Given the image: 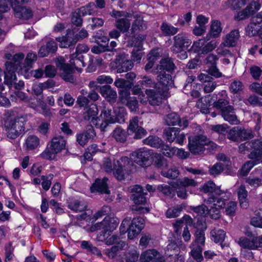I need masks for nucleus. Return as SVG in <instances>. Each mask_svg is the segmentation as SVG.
I'll list each match as a JSON object with an SVG mask.
<instances>
[{
	"mask_svg": "<svg viewBox=\"0 0 262 262\" xmlns=\"http://www.w3.org/2000/svg\"><path fill=\"white\" fill-rule=\"evenodd\" d=\"M102 168L106 172L113 170L115 177L118 180H123L126 176L135 171L136 165L132 160L127 157H122L119 160L114 162L113 166L112 160L109 158H105L103 161Z\"/></svg>",
	"mask_w": 262,
	"mask_h": 262,
	"instance_id": "nucleus-1",
	"label": "nucleus"
},
{
	"mask_svg": "<svg viewBox=\"0 0 262 262\" xmlns=\"http://www.w3.org/2000/svg\"><path fill=\"white\" fill-rule=\"evenodd\" d=\"M205 202L208 205V207L205 205H201L194 207L193 210L198 215L205 216L209 214L211 218L216 220L220 217V210L222 209L225 205L224 201L221 198H215L214 196L208 197L205 200Z\"/></svg>",
	"mask_w": 262,
	"mask_h": 262,
	"instance_id": "nucleus-2",
	"label": "nucleus"
},
{
	"mask_svg": "<svg viewBox=\"0 0 262 262\" xmlns=\"http://www.w3.org/2000/svg\"><path fill=\"white\" fill-rule=\"evenodd\" d=\"M24 54L22 53L16 54L13 58V60L7 61L5 63L6 69L4 71L5 83L9 86L12 85L16 80L15 72L18 69L21 71L24 69V65L21 66L20 62L24 58Z\"/></svg>",
	"mask_w": 262,
	"mask_h": 262,
	"instance_id": "nucleus-3",
	"label": "nucleus"
},
{
	"mask_svg": "<svg viewBox=\"0 0 262 262\" xmlns=\"http://www.w3.org/2000/svg\"><path fill=\"white\" fill-rule=\"evenodd\" d=\"M25 120L23 117L11 120L6 123L7 137L15 139L25 132Z\"/></svg>",
	"mask_w": 262,
	"mask_h": 262,
	"instance_id": "nucleus-4",
	"label": "nucleus"
},
{
	"mask_svg": "<svg viewBox=\"0 0 262 262\" xmlns=\"http://www.w3.org/2000/svg\"><path fill=\"white\" fill-rule=\"evenodd\" d=\"M111 108L104 106L101 111L100 115V121L98 122L97 128H99L101 132L107 131L111 124L118 122L119 120L114 115Z\"/></svg>",
	"mask_w": 262,
	"mask_h": 262,
	"instance_id": "nucleus-5",
	"label": "nucleus"
},
{
	"mask_svg": "<svg viewBox=\"0 0 262 262\" xmlns=\"http://www.w3.org/2000/svg\"><path fill=\"white\" fill-rule=\"evenodd\" d=\"M201 190L204 193H209V197L221 198L224 202L225 200L229 199L231 195L230 193L221 190L211 181L204 184L201 188Z\"/></svg>",
	"mask_w": 262,
	"mask_h": 262,
	"instance_id": "nucleus-6",
	"label": "nucleus"
},
{
	"mask_svg": "<svg viewBox=\"0 0 262 262\" xmlns=\"http://www.w3.org/2000/svg\"><path fill=\"white\" fill-rule=\"evenodd\" d=\"M208 143V139L205 136L200 135L189 138V148L190 151L194 154L203 152L205 146Z\"/></svg>",
	"mask_w": 262,
	"mask_h": 262,
	"instance_id": "nucleus-7",
	"label": "nucleus"
},
{
	"mask_svg": "<svg viewBox=\"0 0 262 262\" xmlns=\"http://www.w3.org/2000/svg\"><path fill=\"white\" fill-rule=\"evenodd\" d=\"M66 140L61 136L54 137L52 139L49 148L42 153V156L46 158H52L53 155L60 152L65 148Z\"/></svg>",
	"mask_w": 262,
	"mask_h": 262,
	"instance_id": "nucleus-8",
	"label": "nucleus"
},
{
	"mask_svg": "<svg viewBox=\"0 0 262 262\" xmlns=\"http://www.w3.org/2000/svg\"><path fill=\"white\" fill-rule=\"evenodd\" d=\"M55 63L58 69L62 71L60 75L63 79L70 82L74 80L72 75L73 68L69 64L66 63V60L63 57H58L55 60Z\"/></svg>",
	"mask_w": 262,
	"mask_h": 262,
	"instance_id": "nucleus-9",
	"label": "nucleus"
},
{
	"mask_svg": "<svg viewBox=\"0 0 262 262\" xmlns=\"http://www.w3.org/2000/svg\"><path fill=\"white\" fill-rule=\"evenodd\" d=\"M142 122L139 123V118L134 116L129 120V125L127 129L130 133L134 134V138L140 139L145 136L147 131L141 126Z\"/></svg>",
	"mask_w": 262,
	"mask_h": 262,
	"instance_id": "nucleus-10",
	"label": "nucleus"
},
{
	"mask_svg": "<svg viewBox=\"0 0 262 262\" xmlns=\"http://www.w3.org/2000/svg\"><path fill=\"white\" fill-rule=\"evenodd\" d=\"M118 224L117 219L106 216L101 222L97 223L95 227L97 230H102V234L105 237L106 232H113L117 228Z\"/></svg>",
	"mask_w": 262,
	"mask_h": 262,
	"instance_id": "nucleus-11",
	"label": "nucleus"
},
{
	"mask_svg": "<svg viewBox=\"0 0 262 262\" xmlns=\"http://www.w3.org/2000/svg\"><path fill=\"white\" fill-rule=\"evenodd\" d=\"M115 68L117 72L121 73L131 70L134 66L133 61L127 58L124 53L118 55L114 61Z\"/></svg>",
	"mask_w": 262,
	"mask_h": 262,
	"instance_id": "nucleus-12",
	"label": "nucleus"
},
{
	"mask_svg": "<svg viewBox=\"0 0 262 262\" xmlns=\"http://www.w3.org/2000/svg\"><path fill=\"white\" fill-rule=\"evenodd\" d=\"M83 117L84 120L90 122L91 126L97 127L98 122L100 121V118L97 117L98 113V109L96 104L92 103L84 109Z\"/></svg>",
	"mask_w": 262,
	"mask_h": 262,
	"instance_id": "nucleus-13",
	"label": "nucleus"
},
{
	"mask_svg": "<svg viewBox=\"0 0 262 262\" xmlns=\"http://www.w3.org/2000/svg\"><path fill=\"white\" fill-rule=\"evenodd\" d=\"M105 243L107 245H114L108 252V255L113 257L118 251L123 249L126 246L125 242L121 241L119 237L116 234H114L111 237H107L105 239Z\"/></svg>",
	"mask_w": 262,
	"mask_h": 262,
	"instance_id": "nucleus-14",
	"label": "nucleus"
},
{
	"mask_svg": "<svg viewBox=\"0 0 262 262\" xmlns=\"http://www.w3.org/2000/svg\"><path fill=\"white\" fill-rule=\"evenodd\" d=\"M144 227V220L140 217L134 218L129 228H127L128 237L130 239L137 236Z\"/></svg>",
	"mask_w": 262,
	"mask_h": 262,
	"instance_id": "nucleus-15",
	"label": "nucleus"
},
{
	"mask_svg": "<svg viewBox=\"0 0 262 262\" xmlns=\"http://www.w3.org/2000/svg\"><path fill=\"white\" fill-rule=\"evenodd\" d=\"M239 38V33L238 30H233L227 34L224 38V41L220 45L217 49L219 54H223L221 52L222 47H231L235 46Z\"/></svg>",
	"mask_w": 262,
	"mask_h": 262,
	"instance_id": "nucleus-16",
	"label": "nucleus"
},
{
	"mask_svg": "<svg viewBox=\"0 0 262 262\" xmlns=\"http://www.w3.org/2000/svg\"><path fill=\"white\" fill-rule=\"evenodd\" d=\"M150 153L147 150H140L132 154V159L135 162L143 167L150 165Z\"/></svg>",
	"mask_w": 262,
	"mask_h": 262,
	"instance_id": "nucleus-17",
	"label": "nucleus"
},
{
	"mask_svg": "<svg viewBox=\"0 0 262 262\" xmlns=\"http://www.w3.org/2000/svg\"><path fill=\"white\" fill-rule=\"evenodd\" d=\"M260 5L257 1H253L243 11L239 12L235 16L236 20H240L246 18L259 10Z\"/></svg>",
	"mask_w": 262,
	"mask_h": 262,
	"instance_id": "nucleus-18",
	"label": "nucleus"
},
{
	"mask_svg": "<svg viewBox=\"0 0 262 262\" xmlns=\"http://www.w3.org/2000/svg\"><path fill=\"white\" fill-rule=\"evenodd\" d=\"M169 184L172 186V188L169 185L162 184L158 186L157 189L165 195L172 198L175 195L176 190L179 189L180 187V181L178 179L176 181L171 182Z\"/></svg>",
	"mask_w": 262,
	"mask_h": 262,
	"instance_id": "nucleus-19",
	"label": "nucleus"
},
{
	"mask_svg": "<svg viewBox=\"0 0 262 262\" xmlns=\"http://www.w3.org/2000/svg\"><path fill=\"white\" fill-rule=\"evenodd\" d=\"M221 115L226 121L231 124H238L239 123V121L235 115V109L231 105H228L223 108Z\"/></svg>",
	"mask_w": 262,
	"mask_h": 262,
	"instance_id": "nucleus-20",
	"label": "nucleus"
},
{
	"mask_svg": "<svg viewBox=\"0 0 262 262\" xmlns=\"http://www.w3.org/2000/svg\"><path fill=\"white\" fill-rule=\"evenodd\" d=\"M146 29V25L144 21L143 17L141 16H137L135 20L132 23L131 29H130V34L133 37L132 39H140V37L144 36V35H138L136 36L135 33L138 30H144Z\"/></svg>",
	"mask_w": 262,
	"mask_h": 262,
	"instance_id": "nucleus-21",
	"label": "nucleus"
},
{
	"mask_svg": "<svg viewBox=\"0 0 262 262\" xmlns=\"http://www.w3.org/2000/svg\"><path fill=\"white\" fill-rule=\"evenodd\" d=\"M95 136L94 129L90 125L88 126L86 130L78 134L76 136V141L81 146H83L86 144L89 141Z\"/></svg>",
	"mask_w": 262,
	"mask_h": 262,
	"instance_id": "nucleus-22",
	"label": "nucleus"
},
{
	"mask_svg": "<svg viewBox=\"0 0 262 262\" xmlns=\"http://www.w3.org/2000/svg\"><path fill=\"white\" fill-rule=\"evenodd\" d=\"M56 40L59 42L60 48H69L74 46L76 40L74 37V34L71 30H68L65 36L57 37Z\"/></svg>",
	"mask_w": 262,
	"mask_h": 262,
	"instance_id": "nucleus-23",
	"label": "nucleus"
},
{
	"mask_svg": "<svg viewBox=\"0 0 262 262\" xmlns=\"http://www.w3.org/2000/svg\"><path fill=\"white\" fill-rule=\"evenodd\" d=\"M108 179L104 177L102 179H97L91 187L92 192H98L100 193L109 194L110 190L108 189L107 181Z\"/></svg>",
	"mask_w": 262,
	"mask_h": 262,
	"instance_id": "nucleus-24",
	"label": "nucleus"
},
{
	"mask_svg": "<svg viewBox=\"0 0 262 262\" xmlns=\"http://www.w3.org/2000/svg\"><path fill=\"white\" fill-rule=\"evenodd\" d=\"M125 17L120 18H118L115 21V26L121 32L126 33L125 36L130 37V31L129 29L130 27V20L124 15ZM127 17H129V14H127Z\"/></svg>",
	"mask_w": 262,
	"mask_h": 262,
	"instance_id": "nucleus-25",
	"label": "nucleus"
},
{
	"mask_svg": "<svg viewBox=\"0 0 262 262\" xmlns=\"http://www.w3.org/2000/svg\"><path fill=\"white\" fill-rule=\"evenodd\" d=\"M145 39V36L140 37V39H132V45L134 46L132 51V57L134 61H139L142 57L143 53L141 49L142 48V40Z\"/></svg>",
	"mask_w": 262,
	"mask_h": 262,
	"instance_id": "nucleus-26",
	"label": "nucleus"
},
{
	"mask_svg": "<svg viewBox=\"0 0 262 262\" xmlns=\"http://www.w3.org/2000/svg\"><path fill=\"white\" fill-rule=\"evenodd\" d=\"M180 130L177 127H168L165 128L164 130L163 134L166 138V140L169 142H172L174 141L180 144Z\"/></svg>",
	"mask_w": 262,
	"mask_h": 262,
	"instance_id": "nucleus-27",
	"label": "nucleus"
},
{
	"mask_svg": "<svg viewBox=\"0 0 262 262\" xmlns=\"http://www.w3.org/2000/svg\"><path fill=\"white\" fill-rule=\"evenodd\" d=\"M222 31L221 22L219 20H213L211 22L210 30L205 39L210 40L211 37L217 38L220 36Z\"/></svg>",
	"mask_w": 262,
	"mask_h": 262,
	"instance_id": "nucleus-28",
	"label": "nucleus"
},
{
	"mask_svg": "<svg viewBox=\"0 0 262 262\" xmlns=\"http://www.w3.org/2000/svg\"><path fill=\"white\" fill-rule=\"evenodd\" d=\"M12 8L14 12L15 16L17 18L28 19L33 15L32 10L25 7L18 5L13 6Z\"/></svg>",
	"mask_w": 262,
	"mask_h": 262,
	"instance_id": "nucleus-29",
	"label": "nucleus"
},
{
	"mask_svg": "<svg viewBox=\"0 0 262 262\" xmlns=\"http://www.w3.org/2000/svg\"><path fill=\"white\" fill-rule=\"evenodd\" d=\"M100 92L102 96L108 101L110 102L116 101L117 97V93L110 85H105L101 86Z\"/></svg>",
	"mask_w": 262,
	"mask_h": 262,
	"instance_id": "nucleus-30",
	"label": "nucleus"
},
{
	"mask_svg": "<svg viewBox=\"0 0 262 262\" xmlns=\"http://www.w3.org/2000/svg\"><path fill=\"white\" fill-rule=\"evenodd\" d=\"M146 94L148 96L149 103L152 106H158L162 102V97L156 90L146 89Z\"/></svg>",
	"mask_w": 262,
	"mask_h": 262,
	"instance_id": "nucleus-31",
	"label": "nucleus"
},
{
	"mask_svg": "<svg viewBox=\"0 0 262 262\" xmlns=\"http://www.w3.org/2000/svg\"><path fill=\"white\" fill-rule=\"evenodd\" d=\"M68 207L75 212H82L86 209L88 205L87 203L82 200L70 199L68 202Z\"/></svg>",
	"mask_w": 262,
	"mask_h": 262,
	"instance_id": "nucleus-32",
	"label": "nucleus"
},
{
	"mask_svg": "<svg viewBox=\"0 0 262 262\" xmlns=\"http://www.w3.org/2000/svg\"><path fill=\"white\" fill-rule=\"evenodd\" d=\"M237 195L240 206L244 209H246L249 206L248 200V191L246 189L245 186L241 184L237 189Z\"/></svg>",
	"mask_w": 262,
	"mask_h": 262,
	"instance_id": "nucleus-33",
	"label": "nucleus"
},
{
	"mask_svg": "<svg viewBox=\"0 0 262 262\" xmlns=\"http://www.w3.org/2000/svg\"><path fill=\"white\" fill-rule=\"evenodd\" d=\"M176 66L171 58L162 59L160 63L157 66V72H165V71L171 72L174 70Z\"/></svg>",
	"mask_w": 262,
	"mask_h": 262,
	"instance_id": "nucleus-34",
	"label": "nucleus"
},
{
	"mask_svg": "<svg viewBox=\"0 0 262 262\" xmlns=\"http://www.w3.org/2000/svg\"><path fill=\"white\" fill-rule=\"evenodd\" d=\"M70 62L71 66H73L78 72H81L82 68L85 66L83 61V56L78 55L76 54H72L71 55Z\"/></svg>",
	"mask_w": 262,
	"mask_h": 262,
	"instance_id": "nucleus-35",
	"label": "nucleus"
},
{
	"mask_svg": "<svg viewBox=\"0 0 262 262\" xmlns=\"http://www.w3.org/2000/svg\"><path fill=\"white\" fill-rule=\"evenodd\" d=\"M212 102V98L210 95L206 96L204 98L199 99L196 103L195 106L200 108L203 113H207L208 107Z\"/></svg>",
	"mask_w": 262,
	"mask_h": 262,
	"instance_id": "nucleus-36",
	"label": "nucleus"
},
{
	"mask_svg": "<svg viewBox=\"0 0 262 262\" xmlns=\"http://www.w3.org/2000/svg\"><path fill=\"white\" fill-rule=\"evenodd\" d=\"M143 144L155 148H160L163 145V141L157 136L151 135L142 141Z\"/></svg>",
	"mask_w": 262,
	"mask_h": 262,
	"instance_id": "nucleus-37",
	"label": "nucleus"
},
{
	"mask_svg": "<svg viewBox=\"0 0 262 262\" xmlns=\"http://www.w3.org/2000/svg\"><path fill=\"white\" fill-rule=\"evenodd\" d=\"M255 150L249 154V158L257 159L258 161L262 159V140H257L253 144Z\"/></svg>",
	"mask_w": 262,
	"mask_h": 262,
	"instance_id": "nucleus-38",
	"label": "nucleus"
},
{
	"mask_svg": "<svg viewBox=\"0 0 262 262\" xmlns=\"http://www.w3.org/2000/svg\"><path fill=\"white\" fill-rule=\"evenodd\" d=\"M39 139L36 136L30 135L25 141V146L26 149L32 150L36 149L39 145Z\"/></svg>",
	"mask_w": 262,
	"mask_h": 262,
	"instance_id": "nucleus-39",
	"label": "nucleus"
},
{
	"mask_svg": "<svg viewBox=\"0 0 262 262\" xmlns=\"http://www.w3.org/2000/svg\"><path fill=\"white\" fill-rule=\"evenodd\" d=\"M160 29L162 35L165 36L173 35L179 31L178 28H176L166 22L162 23L160 27Z\"/></svg>",
	"mask_w": 262,
	"mask_h": 262,
	"instance_id": "nucleus-40",
	"label": "nucleus"
},
{
	"mask_svg": "<svg viewBox=\"0 0 262 262\" xmlns=\"http://www.w3.org/2000/svg\"><path fill=\"white\" fill-rule=\"evenodd\" d=\"M112 136L117 142L124 143L126 140L127 133L121 127H117L113 130Z\"/></svg>",
	"mask_w": 262,
	"mask_h": 262,
	"instance_id": "nucleus-41",
	"label": "nucleus"
},
{
	"mask_svg": "<svg viewBox=\"0 0 262 262\" xmlns=\"http://www.w3.org/2000/svg\"><path fill=\"white\" fill-rule=\"evenodd\" d=\"M37 60V55L35 53L30 52L26 56L25 62L23 63L24 69L25 72H27L29 69H31L33 64Z\"/></svg>",
	"mask_w": 262,
	"mask_h": 262,
	"instance_id": "nucleus-42",
	"label": "nucleus"
},
{
	"mask_svg": "<svg viewBox=\"0 0 262 262\" xmlns=\"http://www.w3.org/2000/svg\"><path fill=\"white\" fill-rule=\"evenodd\" d=\"M159 74L157 76V80L161 84L164 86H170L173 84V81L171 76L169 74H166L165 72H158Z\"/></svg>",
	"mask_w": 262,
	"mask_h": 262,
	"instance_id": "nucleus-43",
	"label": "nucleus"
},
{
	"mask_svg": "<svg viewBox=\"0 0 262 262\" xmlns=\"http://www.w3.org/2000/svg\"><path fill=\"white\" fill-rule=\"evenodd\" d=\"M96 6L93 3H90L86 6L80 7L76 9L78 13H79L82 16L87 15H92L96 12Z\"/></svg>",
	"mask_w": 262,
	"mask_h": 262,
	"instance_id": "nucleus-44",
	"label": "nucleus"
},
{
	"mask_svg": "<svg viewBox=\"0 0 262 262\" xmlns=\"http://www.w3.org/2000/svg\"><path fill=\"white\" fill-rule=\"evenodd\" d=\"M164 122L167 125H179L180 123V117L176 113H171L168 114L164 117Z\"/></svg>",
	"mask_w": 262,
	"mask_h": 262,
	"instance_id": "nucleus-45",
	"label": "nucleus"
},
{
	"mask_svg": "<svg viewBox=\"0 0 262 262\" xmlns=\"http://www.w3.org/2000/svg\"><path fill=\"white\" fill-rule=\"evenodd\" d=\"M157 252V251L155 250H149L144 252L140 256V262H154Z\"/></svg>",
	"mask_w": 262,
	"mask_h": 262,
	"instance_id": "nucleus-46",
	"label": "nucleus"
},
{
	"mask_svg": "<svg viewBox=\"0 0 262 262\" xmlns=\"http://www.w3.org/2000/svg\"><path fill=\"white\" fill-rule=\"evenodd\" d=\"M212 239L216 243L222 242L225 239L226 233L222 229H214L210 232Z\"/></svg>",
	"mask_w": 262,
	"mask_h": 262,
	"instance_id": "nucleus-47",
	"label": "nucleus"
},
{
	"mask_svg": "<svg viewBox=\"0 0 262 262\" xmlns=\"http://www.w3.org/2000/svg\"><path fill=\"white\" fill-rule=\"evenodd\" d=\"M195 240L192 243L194 246L204 247L205 242V232L203 230H197L194 234Z\"/></svg>",
	"mask_w": 262,
	"mask_h": 262,
	"instance_id": "nucleus-48",
	"label": "nucleus"
},
{
	"mask_svg": "<svg viewBox=\"0 0 262 262\" xmlns=\"http://www.w3.org/2000/svg\"><path fill=\"white\" fill-rule=\"evenodd\" d=\"M191 255L197 262H201L202 261L203 257L202 254L203 248L202 247L198 245L194 246L191 244Z\"/></svg>",
	"mask_w": 262,
	"mask_h": 262,
	"instance_id": "nucleus-49",
	"label": "nucleus"
},
{
	"mask_svg": "<svg viewBox=\"0 0 262 262\" xmlns=\"http://www.w3.org/2000/svg\"><path fill=\"white\" fill-rule=\"evenodd\" d=\"M240 127L235 126L228 131L227 134V138L230 140L235 142H240Z\"/></svg>",
	"mask_w": 262,
	"mask_h": 262,
	"instance_id": "nucleus-50",
	"label": "nucleus"
},
{
	"mask_svg": "<svg viewBox=\"0 0 262 262\" xmlns=\"http://www.w3.org/2000/svg\"><path fill=\"white\" fill-rule=\"evenodd\" d=\"M254 160H251L247 162L242 167L241 170V175L245 176L247 175L250 171L251 168L256 164H257L260 161H258L257 159L253 158Z\"/></svg>",
	"mask_w": 262,
	"mask_h": 262,
	"instance_id": "nucleus-51",
	"label": "nucleus"
},
{
	"mask_svg": "<svg viewBox=\"0 0 262 262\" xmlns=\"http://www.w3.org/2000/svg\"><path fill=\"white\" fill-rule=\"evenodd\" d=\"M140 84L143 89L149 88V89L154 88V90L157 88V85L154 79L147 76H145L142 78V80L140 81Z\"/></svg>",
	"mask_w": 262,
	"mask_h": 262,
	"instance_id": "nucleus-52",
	"label": "nucleus"
},
{
	"mask_svg": "<svg viewBox=\"0 0 262 262\" xmlns=\"http://www.w3.org/2000/svg\"><path fill=\"white\" fill-rule=\"evenodd\" d=\"M154 164L158 168L167 166V161L163 156L160 154L156 153L152 157Z\"/></svg>",
	"mask_w": 262,
	"mask_h": 262,
	"instance_id": "nucleus-53",
	"label": "nucleus"
},
{
	"mask_svg": "<svg viewBox=\"0 0 262 262\" xmlns=\"http://www.w3.org/2000/svg\"><path fill=\"white\" fill-rule=\"evenodd\" d=\"M259 24L254 23L252 18L251 22L246 28V33L249 36H253L258 33L259 30Z\"/></svg>",
	"mask_w": 262,
	"mask_h": 262,
	"instance_id": "nucleus-54",
	"label": "nucleus"
},
{
	"mask_svg": "<svg viewBox=\"0 0 262 262\" xmlns=\"http://www.w3.org/2000/svg\"><path fill=\"white\" fill-rule=\"evenodd\" d=\"M114 84L117 88L130 89L133 85V83L129 80L118 78L115 80Z\"/></svg>",
	"mask_w": 262,
	"mask_h": 262,
	"instance_id": "nucleus-55",
	"label": "nucleus"
},
{
	"mask_svg": "<svg viewBox=\"0 0 262 262\" xmlns=\"http://www.w3.org/2000/svg\"><path fill=\"white\" fill-rule=\"evenodd\" d=\"M161 174L169 179H174L177 178L179 174V170L176 168L173 167L167 170H162L161 172Z\"/></svg>",
	"mask_w": 262,
	"mask_h": 262,
	"instance_id": "nucleus-56",
	"label": "nucleus"
},
{
	"mask_svg": "<svg viewBox=\"0 0 262 262\" xmlns=\"http://www.w3.org/2000/svg\"><path fill=\"white\" fill-rule=\"evenodd\" d=\"M238 243L241 247L244 248L253 250L252 239H250L246 237H241L239 238Z\"/></svg>",
	"mask_w": 262,
	"mask_h": 262,
	"instance_id": "nucleus-57",
	"label": "nucleus"
},
{
	"mask_svg": "<svg viewBox=\"0 0 262 262\" xmlns=\"http://www.w3.org/2000/svg\"><path fill=\"white\" fill-rule=\"evenodd\" d=\"M130 199L135 204L142 205L146 202V198L144 193H133L131 195Z\"/></svg>",
	"mask_w": 262,
	"mask_h": 262,
	"instance_id": "nucleus-58",
	"label": "nucleus"
},
{
	"mask_svg": "<svg viewBox=\"0 0 262 262\" xmlns=\"http://www.w3.org/2000/svg\"><path fill=\"white\" fill-rule=\"evenodd\" d=\"M228 200L229 199H228ZM226 200L225 201V205H226ZM224 207L225 208V212L226 214L230 216H233L234 215L236 210V203L235 202L230 201L228 203L226 206L224 205L223 208Z\"/></svg>",
	"mask_w": 262,
	"mask_h": 262,
	"instance_id": "nucleus-59",
	"label": "nucleus"
},
{
	"mask_svg": "<svg viewBox=\"0 0 262 262\" xmlns=\"http://www.w3.org/2000/svg\"><path fill=\"white\" fill-rule=\"evenodd\" d=\"M167 252L169 251L171 252L173 251V253H169V256L175 255L178 256L180 251V246L175 241H171L170 243L167 245Z\"/></svg>",
	"mask_w": 262,
	"mask_h": 262,
	"instance_id": "nucleus-60",
	"label": "nucleus"
},
{
	"mask_svg": "<svg viewBox=\"0 0 262 262\" xmlns=\"http://www.w3.org/2000/svg\"><path fill=\"white\" fill-rule=\"evenodd\" d=\"M130 112H136L138 110V101L135 97H132L125 103Z\"/></svg>",
	"mask_w": 262,
	"mask_h": 262,
	"instance_id": "nucleus-61",
	"label": "nucleus"
},
{
	"mask_svg": "<svg viewBox=\"0 0 262 262\" xmlns=\"http://www.w3.org/2000/svg\"><path fill=\"white\" fill-rule=\"evenodd\" d=\"M245 182L249 186L253 187H258L261 184V180L260 178L252 175L246 178Z\"/></svg>",
	"mask_w": 262,
	"mask_h": 262,
	"instance_id": "nucleus-62",
	"label": "nucleus"
},
{
	"mask_svg": "<svg viewBox=\"0 0 262 262\" xmlns=\"http://www.w3.org/2000/svg\"><path fill=\"white\" fill-rule=\"evenodd\" d=\"M77 10H76L73 13L71 18V22L72 23L77 27H80L82 26L83 20L81 18L82 15L78 13Z\"/></svg>",
	"mask_w": 262,
	"mask_h": 262,
	"instance_id": "nucleus-63",
	"label": "nucleus"
},
{
	"mask_svg": "<svg viewBox=\"0 0 262 262\" xmlns=\"http://www.w3.org/2000/svg\"><path fill=\"white\" fill-rule=\"evenodd\" d=\"M205 43V39H200L194 42L191 48L194 52L202 54L203 48Z\"/></svg>",
	"mask_w": 262,
	"mask_h": 262,
	"instance_id": "nucleus-64",
	"label": "nucleus"
}]
</instances>
